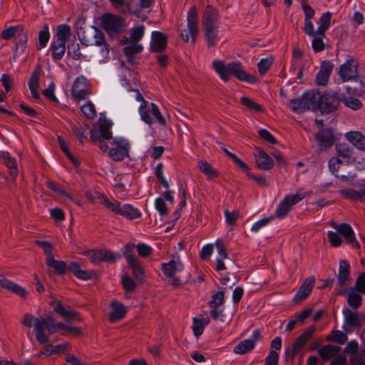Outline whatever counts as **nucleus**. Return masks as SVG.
<instances>
[{
  "mask_svg": "<svg viewBox=\"0 0 365 365\" xmlns=\"http://www.w3.org/2000/svg\"><path fill=\"white\" fill-rule=\"evenodd\" d=\"M0 36L2 39L9 41L15 37L16 46L26 48V43L28 41V31L22 26H11L4 29Z\"/></svg>",
  "mask_w": 365,
  "mask_h": 365,
  "instance_id": "obj_9",
  "label": "nucleus"
},
{
  "mask_svg": "<svg viewBox=\"0 0 365 365\" xmlns=\"http://www.w3.org/2000/svg\"><path fill=\"white\" fill-rule=\"evenodd\" d=\"M350 265L346 260H341L339 263V274L337 276V283L342 287L346 284V281L349 279Z\"/></svg>",
  "mask_w": 365,
  "mask_h": 365,
  "instance_id": "obj_30",
  "label": "nucleus"
},
{
  "mask_svg": "<svg viewBox=\"0 0 365 365\" xmlns=\"http://www.w3.org/2000/svg\"><path fill=\"white\" fill-rule=\"evenodd\" d=\"M128 265L132 269V274L135 279L141 283L144 282L145 279V272L139 260L135 259L128 262Z\"/></svg>",
  "mask_w": 365,
  "mask_h": 365,
  "instance_id": "obj_36",
  "label": "nucleus"
},
{
  "mask_svg": "<svg viewBox=\"0 0 365 365\" xmlns=\"http://www.w3.org/2000/svg\"><path fill=\"white\" fill-rule=\"evenodd\" d=\"M93 39H89L86 36L83 35L80 38L82 44L88 46H96L101 48L99 51V58L103 61H106L109 58L110 46L106 41L104 34L96 27H93Z\"/></svg>",
  "mask_w": 365,
  "mask_h": 365,
  "instance_id": "obj_6",
  "label": "nucleus"
},
{
  "mask_svg": "<svg viewBox=\"0 0 365 365\" xmlns=\"http://www.w3.org/2000/svg\"><path fill=\"white\" fill-rule=\"evenodd\" d=\"M155 175L156 178L159 180L160 184L165 188H169V183L166 180L163 175V164L162 163H159L155 168Z\"/></svg>",
  "mask_w": 365,
  "mask_h": 365,
  "instance_id": "obj_60",
  "label": "nucleus"
},
{
  "mask_svg": "<svg viewBox=\"0 0 365 365\" xmlns=\"http://www.w3.org/2000/svg\"><path fill=\"white\" fill-rule=\"evenodd\" d=\"M34 327L36 331V339L39 344H44L48 343L49 341V338L45 333L44 328L40 319H36V323L34 324Z\"/></svg>",
  "mask_w": 365,
  "mask_h": 365,
  "instance_id": "obj_41",
  "label": "nucleus"
},
{
  "mask_svg": "<svg viewBox=\"0 0 365 365\" xmlns=\"http://www.w3.org/2000/svg\"><path fill=\"white\" fill-rule=\"evenodd\" d=\"M161 269L166 277L173 278L177 271L182 269V264L180 262L177 263L175 259H171L168 263H163Z\"/></svg>",
  "mask_w": 365,
  "mask_h": 365,
  "instance_id": "obj_37",
  "label": "nucleus"
},
{
  "mask_svg": "<svg viewBox=\"0 0 365 365\" xmlns=\"http://www.w3.org/2000/svg\"><path fill=\"white\" fill-rule=\"evenodd\" d=\"M315 330L316 327L314 326L309 327L295 339L292 345V350L287 351V354H288L289 356L293 359L295 355L302 350L307 342L312 338Z\"/></svg>",
  "mask_w": 365,
  "mask_h": 365,
  "instance_id": "obj_16",
  "label": "nucleus"
},
{
  "mask_svg": "<svg viewBox=\"0 0 365 365\" xmlns=\"http://www.w3.org/2000/svg\"><path fill=\"white\" fill-rule=\"evenodd\" d=\"M362 302V297L360 294L357 293L354 290H351L347 296L348 304L354 309H358Z\"/></svg>",
  "mask_w": 365,
  "mask_h": 365,
  "instance_id": "obj_50",
  "label": "nucleus"
},
{
  "mask_svg": "<svg viewBox=\"0 0 365 365\" xmlns=\"http://www.w3.org/2000/svg\"><path fill=\"white\" fill-rule=\"evenodd\" d=\"M334 68V64L329 61L321 63L319 71L316 76V83L319 86H325Z\"/></svg>",
  "mask_w": 365,
  "mask_h": 365,
  "instance_id": "obj_23",
  "label": "nucleus"
},
{
  "mask_svg": "<svg viewBox=\"0 0 365 365\" xmlns=\"http://www.w3.org/2000/svg\"><path fill=\"white\" fill-rule=\"evenodd\" d=\"M71 35V29L68 25L65 24L58 25L56 28L53 41L66 43Z\"/></svg>",
  "mask_w": 365,
  "mask_h": 365,
  "instance_id": "obj_33",
  "label": "nucleus"
},
{
  "mask_svg": "<svg viewBox=\"0 0 365 365\" xmlns=\"http://www.w3.org/2000/svg\"><path fill=\"white\" fill-rule=\"evenodd\" d=\"M50 38L48 26L45 24L43 30L40 31L38 35V49L41 50L45 48Z\"/></svg>",
  "mask_w": 365,
  "mask_h": 365,
  "instance_id": "obj_48",
  "label": "nucleus"
},
{
  "mask_svg": "<svg viewBox=\"0 0 365 365\" xmlns=\"http://www.w3.org/2000/svg\"><path fill=\"white\" fill-rule=\"evenodd\" d=\"M0 287L4 289L11 292L23 298H25L27 292L25 289L18 285L17 284L7 279L4 275L0 274Z\"/></svg>",
  "mask_w": 365,
  "mask_h": 365,
  "instance_id": "obj_26",
  "label": "nucleus"
},
{
  "mask_svg": "<svg viewBox=\"0 0 365 365\" xmlns=\"http://www.w3.org/2000/svg\"><path fill=\"white\" fill-rule=\"evenodd\" d=\"M180 36L184 42L191 41L195 43L199 34V19L195 5L190 6L187 15V29H180Z\"/></svg>",
  "mask_w": 365,
  "mask_h": 365,
  "instance_id": "obj_5",
  "label": "nucleus"
},
{
  "mask_svg": "<svg viewBox=\"0 0 365 365\" xmlns=\"http://www.w3.org/2000/svg\"><path fill=\"white\" fill-rule=\"evenodd\" d=\"M331 16L332 14L329 11L324 13L319 19V26L316 31H319L321 35L323 33L326 34V31L330 27Z\"/></svg>",
  "mask_w": 365,
  "mask_h": 365,
  "instance_id": "obj_42",
  "label": "nucleus"
},
{
  "mask_svg": "<svg viewBox=\"0 0 365 365\" xmlns=\"http://www.w3.org/2000/svg\"><path fill=\"white\" fill-rule=\"evenodd\" d=\"M219 27L202 28L205 39L208 47L215 46L219 41Z\"/></svg>",
  "mask_w": 365,
  "mask_h": 365,
  "instance_id": "obj_35",
  "label": "nucleus"
},
{
  "mask_svg": "<svg viewBox=\"0 0 365 365\" xmlns=\"http://www.w3.org/2000/svg\"><path fill=\"white\" fill-rule=\"evenodd\" d=\"M342 163L343 162L341 161V159L333 157L329 160V169L336 178L344 180L346 179V176L344 175H339L338 174L339 169Z\"/></svg>",
  "mask_w": 365,
  "mask_h": 365,
  "instance_id": "obj_46",
  "label": "nucleus"
},
{
  "mask_svg": "<svg viewBox=\"0 0 365 365\" xmlns=\"http://www.w3.org/2000/svg\"><path fill=\"white\" fill-rule=\"evenodd\" d=\"M335 150L337 154L336 158L341 159V161L348 164L352 163L355 161L353 157V148L345 143H340L336 144Z\"/></svg>",
  "mask_w": 365,
  "mask_h": 365,
  "instance_id": "obj_22",
  "label": "nucleus"
},
{
  "mask_svg": "<svg viewBox=\"0 0 365 365\" xmlns=\"http://www.w3.org/2000/svg\"><path fill=\"white\" fill-rule=\"evenodd\" d=\"M111 126L112 123L106 119L100 121L98 126L94 127L90 130L91 140L98 141L100 138L112 139Z\"/></svg>",
  "mask_w": 365,
  "mask_h": 365,
  "instance_id": "obj_15",
  "label": "nucleus"
},
{
  "mask_svg": "<svg viewBox=\"0 0 365 365\" xmlns=\"http://www.w3.org/2000/svg\"><path fill=\"white\" fill-rule=\"evenodd\" d=\"M121 283L127 293H133L137 287V285L132 277L127 275L122 277Z\"/></svg>",
  "mask_w": 365,
  "mask_h": 365,
  "instance_id": "obj_59",
  "label": "nucleus"
},
{
  "mask_svg": "<svg viewBox=\"0 0 365 365\" xmlns=\"http://www.w3.org/2000/svg\"><path fill=\"white\" fill-rule=\"evenodd\" d=\"M255 160L259 168L264 170H270L274 166L273 160L263 150L257 148Z\"/></svg>",
  "mask_w": 365,
  "mask_h": 365,
  "instance_id": "obj_25",
  "label": "nucleus"
},
{
  "mask_svg": "<svg viewBox=\"0 0 365 365\" xmlns=\"http://www.w3.org/2000/svg\"><path fill=\"white\" fill-rule=\"evenodd\" d=\"M41 321L43 327L44 326L46 327L49 334H52L57 332V329L56 327V322L52 317L47 316Z\"/></svg>",
  "mask_w": 365,
  "mask_h": 365,
  "instance_id": "obj_61",
  "label": "nucleus"
},
{
  "mask_svg": "<svg viewBox=\"0 0 365 365\" xmlns=\"http://www.w3.org/2000/svg\"><path fill=\"white\" fill-rule=\"evenodd\" d=\"M272 63L273 58L272 57L262 58L257 64L259 74L264 76L270 69Z\"/></svg>",
  "mask_w": 365,
  "mask_h": 365,
  "instance_id": "obj_56",
  "label": "nucleus"
},
{
  "mask_svg": "<svg viewBox=\"0 0 365 365\" xmlns=\"http://www.w3.org/2000/svg\"><path fill=\"white\" fill-rule=\"evenodd\" d=\"M143 49L141 44L138 43H132L130 45L125 46L123 49V52L128 62L134 63V55L140 53Z\"/></svg>",
  "mask_w": 365,
  "mask_h": 365,
  "instance_id": "obj_38",
  "label": "nucleus"
},
{
  "mask_svg": "<svg viewBox=\"0 0 365 365\" xmlns=\"http://www.w3.org/2000/svg\"><path fill=\"white\" fill-rule=\"evenodd\" d=\"M341 350L339 346L327 344L318 349L319 355L324 361H328L335 356Z\"/></svg>",
  "mask_w": 365,
  "mask_h": 365,
  "instance_id": "obj_31",
  "label": "nucleus"
},
{
  "mask_svg": "<svg viewBox=\"0 0 365 365\" xmlns=\"http://www.w3.org/2000/svg\"><path fill=\"white\" fill-rule=\"evenodd\" d=\"M212 68L224 82L229 81V76L232 75L241 81L255 83L257 78L255 76L247 73L240 63L231 62L225 65L222 61H214Z\"/></svg>",
  "mask_w": 365,
  "mask_h": 365,
  "instance_id": "obj_1",
  "label": "nucleus"
},
{
  "mask_svg": "<svg viewBox=\"0 0 365 365\" xmlns=\"http://www.w3.org/2000/svg\"><path fill=\"white\" fill-rule=\"evenodd\" d=\"M72 130L75 133L80 143L83 145L84 140L87 138L88 135L90 133V131H88V125H83L81 127L74 126Z\"/></svg>",
  "mask_w": 365,
  "mask_h": 365,
  "instance_id": "obj_55",
  "label": "nucleus"
},
{
  "mask_svg": "<svg viewBox=\"0 0 365 365\" xmlns=\"http://www.w3.org/2000/svg\"><path fill=\"white\" fill-rule=\"evenodd\" d=\"M346 91L349 95L361 97L365 94V81L356 78L351 86H347Z\"/></svg>",
  "mask_w": 365,
  "mask_h": 365,
  "instance_id": "obj_34",
  "label": "nucleus"
},
{
  "mask_svg": "<svg viewBox=\"0 0 365 365\" xmlns=\"http://www.w3.org/2000/svg\"><path fill=\"white\" fill-rule=\"evenodd\" d=\"M240 103L242 106L247 108L251 111H256L259 113H264L265 111V108L257 103V102L253 101L252 99L247 97H242L240 99Z\"/></svg>",
  "mask_w": 365,
  "mask_h": 365,
  "instance_id": "obj_47",
  "label": "nucleus"
},
{
  "mask_svg": "<svg viewBox=\"0 0 365 365\" xmlns=\"http://www.w3.org/2000/svg\"><path fill=\"white\" fill-rule=\"evenodd\" d=\"M110 307L112 310L109 315V320L111 322H115L124 318L126 314V309L123 304L117 301H113L110 303Z\"/></svg>",
  "mask_w": 365,
  "mask_h": 365,
  "instance_id": "obj_29",
  "label": "nucleus"
},
{
  "mask_svg": "<svg viewBox=\"0 0 365 365\" xmlns=\"http://www.w3.org/2000/svg\"><path fill=\"white\" fill-rule=\"evenodd\" d=\"M139 113L141 119L148 125H151L154 119L161 125L166 124L165 119L161 114L157 105L154 103H151L148 107H147V105L145 106H140Z\"/></svg>",
  "mask_w": 365,
  "mask_h": 365,
  "instance_id": "obj_10",
  "label": "nucleus"
},
{
  "mask_svg": "<svg viewBox=\"0 0 365 365\" xmlns=\"http://www.w3.org/2000/svg\"><path fill=\"white\" fill-rule=\"evenodd\" d=\"M202 28L220 26V14L218 10L212 6L207 5L202 16Z\"/></svg>",
  "mask_w": 365,
  "mask_h": 365,
  "instance_id": "obj_17",
  "label": "nucleus"
},
{
  "mask_svg": "<svg viewBox=\"0 0 365 365\" xmlns=\"http://www.w3.org/2000/svg\"><path fill=\"white\" fill-rule=\"evenodd\" d=\"M168 37L160 31H153L151 35L150 50L154 53L163 52L167 47Z\"/></svg>",
  "mask_w": 365,
  "mask_h": 365,
  "instance_id": "obj_20",
  "label": "nucleus"
},
{
  "mask_svg": "<svg viewBox=\"0 0 365 365\" xmlns=\"http://www.w3.org/2000/svg\"><path fill=\"white\" fill-rule=\"evenodd\" d=\"M341 193L346 198L354 200V201H361L364 200V196L362 194V187L359 191H356L355 190H343L341 191Z\"/></svg>",
  "mask_w": 365,
  "mask_h": 365,
  "instance_id": "obj_52",
  "label": "nucleus"
},
{
  "mask_svg": "<svg viewBox=\"0 0 365 365\" xmlns=\"http://www.w3.org/2000/svg\"><path fill=\"white\" fill-rule=\"evenodd\" d=\"M102 204L108 210L113 212L116 215H121L128 220L138 219L142 214L139 209L133 207L130 204L122 205L116 200H109L108 197H103Z\"/></svg>",
  "mask_w": 365,
  "mask_h": 365,
  "instance_id": "obj_4",
  "label": "nucleus"
},
{
  "mask_svg": "<svg viewBox=\"0 0 365 365\" xmlns=\"http://www.w3.org/2000/svg\"><path fill=\"white\" fill-rule=\"evenodd\" d=\"M41 66H37L33 71L28 83L31 96L36 100H38L40 98L38 93Z\"/></svg>",
  "mask_w": 365,
  "mask_h": 365,
  "instance_id": "obj_24",
  "label": "nucleus"
},
{
  "mask_svg": "<svg viewBox=\"0 0 365 365\" xmlns=\"http://www.w3.org/2000/svg\"><path fill=\"white\" fill-rule=\"evenodd\" d=\"M315 279L313 277L307 278L302 284L300 286L297 292L296 293L293 302L295 303L301 302L307 299L311 294L312 290L314 286Z\"/></svg>",
  "mask_w": 365,
  "mask_h": 365,
  "instance_id": "obj_21",
  "label": "nucleus"
},
{
  "mask_svg": "<svg viewBox=\"0 0 365 365\" xmlns=\"http://www.w3.org/2000/svg\"><path fill=\"white\" fill-rule=\"evenodd\" d=\"M51 49L53 57L56 60H60L63 58L65 53L66 43L53 41L51 44Z\"/></svg>",
  "mask_w": 365,
  "mask_h": 365,
  "instance_id": "obj_49",
  "label": "nucleus"
},
{
  "mask_svg": "<svg viewBox=\"0 0 365 365\" xmlns=\"http://www.w3.org/2000/svg\"><path fill=\"white\" fill-rule=\"evenodd\" d=\"M314 139L319 146L317 152L319 153H323L334 144V132L330 128H322L315 134Z\"/></svg>",
  "mask_w": 365,
  "mask_h": 365,
  "instance_id": "obj_13",
  "label": "nucleus"
},
{
  "mask_svg": "<svg viewBox=\"0 0 365 365\" xmlns=\"http://www.w3.org/2000/svg\"><path fill=\"white\" fill-rule=\"evenodd\" d=\"M306 197L304 192L287 195L277 207L275 216L278 218L284 217L291 210L292 207Z\"/></svg>",
  "mask_w": 365,
  "mask_h": 365,
  "instance_id": "obj_12",
  "label": "nucleus"
},
{
  "mask_svg": "<svg viewBox=\"0 0 365 365\" xmlns=\"http://www.w3.org/2000/svg\"><path fill=\"white\" fill-rule=\"evenodd\" d=\"M88 93L87 80L83 76L77 77L72 86L71 94L78 100L86 99Z\"/></svg>",
  "mask_w": 365,
  "mask_h": 365,
  "instance_id": "obj_18",
  "label": "nucleus"
},
{
  "mask_svg": "<svg viewBox=\"0 0 365 365\" xmlns=\"http://www.w3.org/2000/svg\"><path fill=\"white\" fill-rule=\"evenodd\" d=\"M46 264L48 267H52L55 272L59 275H63L66 272V262L55 259L53 254H48L47 255Z\"/></svg>",
  "mask_w": 365,
  "mask_h": 365,
  "instance_id": "obj_32",
  "label": "nucleus"
},
{
  "mask_svg": "<svg viewBox=\"0 0 365 365\" xmlns=\"http://www.w3.org/2000/svg\"><path fill=\"white\" fill-rule=\"evenodd\" d=\"M346 140L358 150L365 151V136L359 131H349L345 134Z\"/></svg>",
  "mask_w": 365,
  "mask_h": 365,
  "instance_id": "obj_27",
  "label": "nucleus"
},
{
  "mask_svg": "<svg viewBox=\"0 0 365 365\" xmlns=\"http://www.w3.org/2000/svg\"><path fill=\"white\" fill-rule=\"evenodd\" d=\"M311 37L313 38L312 42V47L313 51L315 53H319L324 51L325 48L324 38L326 37V34L323 33V34H322L321 35L319 31H316V34Z\"/></svg>",
  "mask_w": 365,
  "mask_h": 365,
  "instance_id": "obj_45",
  "label": "nucleus"
},
{
  "mask_svg": "<svg viewBox=\"0 0 365 365\" xmlns=\"http://www.w3.org/2000/svg\"><path fill=\"white\" fill-rule=\"evenodd\" d=\"M68 269L78 279L87 280L92 277V273L88 271L82 270L80 264L77 262H71L68 266Z\"/></svg>",
  "mask_w": 365,
  "mask_h": 365,
  "instance_id": "obj_40",
  "label": "nucleus"
},
{
  "mask_svg": "<svg viewBox=\"0 0 365 365\" xmlns=\"http://www.w3.org/2000/svg\"><path fill=\"white\" fill-rule=\"evenodd\" d=\"M358 63L351 58L339 66L338 74L343 82L351 81L358 77Z\"/></svg>",
  "mask_w": 365,
  "mask_h": 365,
  "instance_id": "obj_14",
  "label": "nucleus"
},
{
  "mask_svg": "<svg viewBox=\"0 0 365 365\" xmlns=\"http://www.w3.org/2000/svg\"><path fill=\"white\" fill-rule=\"evenodd\" d=\"M145 28L143 25L135 26L130 30V40L131 43H138L144 34Z\"/></svg>",
  "mask_w": 365,
  "mask_h": 365,
  "instance_id": "obj_57",
  "label": "nucleus"
},
{
  "mask_svg": "<svg viewBox=\"0 0 365 365\" xmlns=\"http://www.w3.org/2000/svg\"><path fill=\"white\" fill-rule=\"evenodd\" d=\"M316 97H314V91L305 92L301 98L291 99L288 106L292 111L297 113H301L307 110H316Z\"/></svg>",
  "mask_w": 365,
  "mask_h": 365,
  "instance_id": "obj_7",
  "label": "nucleus"
},
{
  "mask_svg": "<svg viewBox=\"0 0 365 365\" xmlns=\"http://www.w3.org/2000/svg\"><path fill=\"white\" fill-rule=\"evenodd\" d=\"M103 28L110 36L118 34L124 31L126 29V24L123 17L106 14L101 19Z\"/></svg>",
  "mask_w": 365,
  "mask_h": 365,
  "instance_id": "obj_8",
  "label": "nucleus"
},
{
  "mask_svg": "<svg viewBox=\"0 0 365 365\" xmlns=\"http://www.w3.org/2000/svg\"><path fill=\"white\" fill-rule=\"evenodd\" d=\"M255 347L254 341L244 339L234 347L233 352L236 354L244 355L251 352Z\"/></svg>",
  "mask_w": 365,
  "mask_h": 365,
  "instance_id": "obj_39",
  "label": "nucleus"
},
{
  "mask_svg": "<svg viewBox=\"0 0 365 365\" xmlns=\"http://www.w3.org/2000/svg\"><path fill=\"white\" fill-rule=\"evenodd\" d=\"M314 97H316V110H319L323 113H330L337 109L341 99H343V93L329 91L321 93L314 91Z\"/></svg>",
  "mask_w": 365,
  "mask_h": 365,
  "instance_id": "obj_3",
  "label": "nucleus"
},
{
  "mask_svg": "<svg viewBox=\"0 0 365 365\" xmlns=\"http://www.w3.org/2000/svg\"><path fill=\"white\" fill-rule=\"evenodd\" d=\"M135 248H136V246L133 242L127 243L123 248V254L126 259L127 263L138 259V258L133 254Z\"/></svg>",
  "mask_w": 365,
  "mask_h": 365,
  "instance_id": "obj_53",
  "label": "nucleus"
},
{
  "mask_svg": "<svg viewBox=\"0 0 365 365\" xmlns=\"http://www.w3.org/2000/svg\"><path fill=\"white\" fill-rule=\"evenodd\" d=\"M197 166L200 170L210 179H212L218 176L217 171L214 169L212 165L207 161L200 160L197 163Z\"/></svg>",
  "mask_w": 365,
  "mask_h": 365,
  "instance_id": "obj_44",
  "label": "nucleus"
},
{
  "mask_svg": "<svg viewBox=\"0 0 365 365\" xmlns=\"http://www.w3.org/2000/svg\"><path fill=\"white\" fill-rule=\"evenodd\" d=\"M81 109L88 119H93L97 115L95 106L91 102H88L86 104L81 106Z\"/></svg>",
  "mask_w": 365,
  "mask_h": 365,
  "instance_id": "obj_62",
  "label": "nucleus"
},
{
  "mask_svg": "<svg viewBox=\"0 0 365 365\" xmlns=\"http://www.w3.org/2000/svg\"><path fill=\"white\" fill-rule=\"evenodd\" d=\"M225 294L219 291L212 296V300L209 302L210 307H220L224 303Z\"/></svg>",
  "mask_w": 365,
  "mask_h": 365,
  "instance_id": "obj_64",
  "label": "nucleus"
},
{
  "mask_svg": "<svg viewBox=\"0 0 365 365\" xmlns=\"http://www.w3.org/2000/svg\"><path fill=\"white\" fill-rule=\"evenodd\" d=\"M67 53L74 60H78L81 57L79 44L75 41L68 43Z\"/></svg>",
  "mask_w": 365,
  "mask_h": 365,
  "instance_id": "obj_58",
  "label": "nucleus"
},
{
  "mask_svg": "<svg viewBox=\"0 0 365 365\" xmlns=\"http://www.w3.org/2000/svg\"><path fill=\"white\" fill-rule=\"evenodd\" d=\"M331 226L336 231V232L334 231L327 232L328 240L332 247H339L341 245L342 240L339 235H341L345 238L346 243L351 245L353 247H360L359 242L355 240L354 230L349 224L336 225L335 222H331Z\"/></svg>",
  "mask_w": 365,
  "mask_h": 365,
  "instance_id": "obj_2",
  "label": "nucleus"
},
{
  "mask_svg": "<svg viewBox=\"0 0 365 365\" xmlns=\"http://www.w3.org/2000/svg\"><path fill=\"white\" fill-rule=\"evenodd\" d=\"M129 151L113 147L109 150L108 155L114 161H122L128 157Z\"/></svg>",
  "mask_w": 365,
  "mask_h": 365,
  "instance_id": "obj_51",
  "label": "nucleus"
},
{
  "mask_svg": "<svg viewBox=\"0 0 365 365\" xmlns=\"http://www.w3.org/2000/svg\"><path fill=\"white\" fill-rule=\"evenodd\" d=\"M2 157L4 160L5 165L9 168L10 175L12 178H16L18 175V168L15 158L11 157L7 152H4Z\"/></svg>",
  "mask_w": 365,
  "mask_h": 365,
  "instance_id": "obj_43",
  "label": "nucleus"
},
{
  "mask_svg": "<svg viewBox=\"0 0 365 365\" xmlns=\"http://www.w3.org/2000/svg\"><path fill=\"white\" fill-rule=\"evenodd\" d=\"M52 306L56 313L64 317L67 320L76 322H81L82 320V318L78 312L73 309H66L63 307V304L58 300L53 301Z\"/></svg>",
  "mask_w": 365,
  "mask_h": 365,
  "instance_id": "obj_19",
  "label": "nucleus"
},
{
  "mask_svg": "<svg viewBox=\"0 0 365 365\" xmlns=\"http://www.w3.org/2000/svg\"><path fill=\"white\" fill-rule=\"evenodd\" d=\"M85 255L92 262L96 263L102 262L115 263L121 258L120 254L107 249L88 250L85 252Z\"/></svg>",
  "mask_w": 365,
  "mask_h": 365,
  "instance_id": "obj_11",
  "label": "nucleus"
},
{
  "mask_svg": "<svg viewBox=\"0 0 365 365\" xmlns=\"http://www.w3.org/2000/svg\"><path fill=\"white\" fill-rule=\"evenodd\" d=\"M345 322L347 325L352 327H359L361 325L362 321L364 319L363 314H358L354 312L349 309H346L343 311Z\"/></svg>",
  "mask_w": 365,
  "mask_h": 365,
  "instance_id": "obj_28",
  "label": "nucleus"
},
{
  "mask_svg": "<svg viewBox=\"0 0 365 365\" xmlns=\"http://www.w3.org/2000/svg\"><path fill=\"white\" fill-rule=\"evenodd\" d=\"M136 250L138 255L144 258L148 257L153 252V248L145 243L138 244L136 245Z\"/></svg>",
  "mask_w": 365,
  "mask_h": 365,
  "instance_id": "obj_63",
  "label": "nucleus"
},
{
  "mask_svg": "<svg viewBox=\"0 0 365 365\" xmlns=\"http://www.w3.org/2000/svg\"><path fill=\"white\" fill-rule=\"evenodd\" d=\"M341 102L349 108L357 110H359L362 107V103L357 98L353 97H346L343 93V99H341Z\"/></svg>",
  "mask_w": 365,
  "mask_h": 365,
  "instance_id": "obj_54",
  "label": "nucleus"
}]
</instances>
